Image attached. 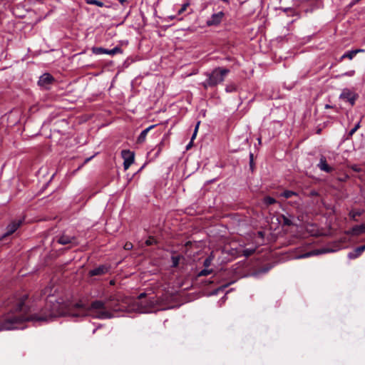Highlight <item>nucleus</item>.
Returning a JSON list of instances; mask_svg holds the SVG:
<instances>
[{"label":"nucleus","instance_id":"37","mask_svg":"<svg viewBox=\"0 0 365 365\" xmlns=\"http://www.w3.org/2000/svg\"><path fill=\"white\" fill-rule=\"evenodd\" d=\"M283 222H284V225H287V226H290V225H293L292 221L290 219H289L288 217H284V216H283Z\"/></svg>","mask_w":365,"mask_h":365},{"label":"nucleus","instance_id":"48","mask_svg":"<svg viewBox=\"0 0 365 365\" xmlns=\"http://www.w3.org/2000/svg\"><path fill=\"white\" fill-rule=\"evenodd\" d=\"M332 108V106H330V105H329V104H327V105L325 106V108Z\"/></svg>","mask_w":365,"mask_h":365},{"label":"nucleus","instance_id":"26","mask_svg":"<svg viewBox=\"0 0 365 365\" xmlns=\"http://www.w3.org/2000/svg\"><path fill=\"white\" fill-rule=\"evenodd\" d=\"M87 4L96 5L99 7L104 6V3L98 0H85Z\"/></svg>","mask_w":365,"mask_h":365},{"label":"nucleus","instance_id":"7","mask_svg":"<svg viewBox=\"0 0 365 365\" xmlns=\"http://www.w3.org/2000/svg\"><path fill=\"white\" fill-rule=\"evenodd\" d=\"M339 99L349 103L353 106L355 105L356 101L359 98V94L351 91L349 88H345L342 90L339 95Z\"/></svg>","mask_w":365,"mask_h":365},{"label":"nucleus","instance_id":"32","mask_svg":"<svg viewBox=\"0 0 365 365\" xmlns=\"http://www.w3.org/2000/svg\"><path fill=\"white\" fill-rule=\"evenodd\" d=\"M355 74V71L354 70H351V71H346L341 75H339L337 76L336 77H341V76H349V77H351L353 76H354Z\"/></svg>","mask_w":365,"mask_h":365},{"label":"nucleus","instance_id":"2","mask_svg":"<svg viewBox=\"0 0 365 365\" xmlns=\"http://www.w3.org/2000/svg\"><path fill=\"white\" fill-rule=\"evenodd\" d=\"M77 309H85V303L82 300L73 302L52 296L47 299V319L63 316L80 317L83 314L77 312Z\"/></svg>","mask_w":365,"mask_h":365},{"label":"nucleus","instance_id":"50","mask_svg":"<svg viewBox=\"0 0 365 365\" xmlns=\"http://www.w3.org/2000/svg\"><path fill=\"white\" fill-rule=\"evenodd\" d=\"M135 29L138 30V32L141 34V31L139 28H135Z\"/></svg>","mask_w":365,"mask_h":365},{"label":"nucleus","instance_id":"47","mask_svg":"<svg viewBox=\"0 0 365 365\" xmlns=\"http://www.w3.org/2000/svg\"><path fill=\"white\" fill-rule=\"evenodd\" d=\"M321 132H322V129H321V128H318V129L317 130V132H316V133H317V134H320V133H321Z\"/></svg>","mask_w":365,"mask_h":365},{"label":"nucleus","instance_id":"36","mask_svg":"<svg viewBox=\"0 0 365 365\" xmlns=\"http://www.w3.org/2000/svg\"><path fill=\"white\" fill-rule=\"evenodd\" d=\"M359 127H360V124H359V123H358L356 125H355V126L353 128H351L349 130V135L351 136L359 129Z\"/></svg>","mask_w":365,"mask_h":365},{"label":"nucleus","instance_id":"28","mask_svg":"<svg viewBox=\"0 0 365 365\" xmlns=\"http://www.w3.org/2000/svg\"><path fill=\"white\" fill-rule=\"evenodd\" d=\"M38 85L41 87H43L46 86V73L42 74L39 77V80L38 81Z\"/></svg>","mask_w":365,"mask_h":365},{"label":"nucleus","instance_id":"10","mask_svg":"<svg viewBox=\"0 0 365 365\" xmlns=\"http://www.w3.org/2000/svg\"><path fill=\"white\" fill-rule=\"evenodd\" d=\"M124 307L120 305L118 300L115 299L113 297H110L107 299V310L113 312L123 311Z\"/></svg>","mask_w":365,"mask_h":365},{"label":"nucleus","instance_id":"1","mask_svg":"<svg viewBox=\"0 0 365 365\" xmlns=\"http://www.w3.org/2000/svg\"><path fill=\"white\" fill-rule=\"evenodd\" d=\"M34 299L27 293L20 295L9 309L0 316V331L23 329L26 322H46V315L37 314L26 316L35 310Z\"/></svg>","mask_w":365,"mask_h":365},{"label":"nucleus","instance_id":"22","mask_svg":"<svg viewBox=\"0 0 365 365\" xmlns=\"http://www.w3.org/2000/svg\"><path fill=\"white\" fill-rule=\"evenodd\" d=\"M262 203L266 207H268L269 205L277 203V200L275 198L267 195L263 197Z\"/></svg>","mask_w":365,"mask_h":365},{"label":"nucleus","instance_id":"30","mask_svg":"<svg viewBox=\"0 0 365 365\" xmlns=\"http://www.w3.org/2000/svg\"><path fill=\"white\" fill-rule=\"evenodd\" d=\"M212 259L213 257L212 255L207 257L203 262V266L206 268L210 267L212 263Z\"/></svg>","mask_w":365,"mask_h":365},{"label":"nucleus","instance_id":"23","mask_svg":"<svg viewBox=\"0 0 365 365\" xmlns=\"http://www.w3.org/2000/svg\"><path fill=\"white\" fill-rule=\"evenodd\" d=\"M297 195H298L297 192L292 191V190H284L283 192H282L280 194V196H282L286 199L290 198L292 196H297Z\"/></svg>","mask_w":365,"mask_h":365},{"label":"nucleus","instance_id":"14","mask_svg":"<svg viewBox=\"0 0 365 365\" xmlns=\"http://www.w3.org/2000/svg\"><path fill=\"white\" fill-rule=\"evenodd\" d=\"M365 52L364 49L358 48L354 50H350L345 52L339 59V62H341L344 58H349V60L353 59V58L359 53Z\"/></svg>","mask_w":365,"mask_h":365},{"label":"nucleus","instance_id":"13","mask_svg":"<svg viewBox=\"0 0 365 365\" xmlns=\"http://www.w3.org/2000/svg\"><path fill=\"white\" fill-rule=\"evenodd\" d=\"M21 224V220L12 221L9 225H7L6 232L3 235L2 238L11 235L14 233Z\"/></svg>","mask_w":365,"mask_h":365},{"label":"nucleus","instance_id":"56","mask_svg":"<svg viewBox=\"0 0 365 365\" xmlns=\"http://www.w3.org/2000/svg\"><path fill=\"white\" fill-rule=\"evenodd\" d=\"M191 143H192V142H190V143L187 145V148H188L189 147H190V144H191Z\"/></svg>","mask_w":365,"mask_h":365},{"label":"nucleus","instance_id":"17","mask_svg":"<svg viewBox=\"0 0 365 365\" xmlns=\"http://www.w3.org/2000/svg\"><path fill=\"white\" fill-rule=\"evenodd\" d=\"M224 16L225 13L222 11L214 13L211 16V20L207 21L206 23H220L222 21Z\"/></svg>","mask_w":365,"mask_h":365},{"label":"nucleus","instance_id":"25","mask_svg":"<svg viewBox=\"0 0 365 365\" xmlns=\"http://www.w3.org/2000/svg\"><path fill=\"white\" fill-rule=\"evenodd\" d=\"M256 251V247L246 248L242 250V255L248 257L253 255Z\"/></svg>","mask_w":365,"mask_h":365},{"label":"nucleus","instance_id":"34","mask_svg":"<svg viewBox=\"0 0 365 365\" xmlns=\"http://www.w3.org/2000/svg\"><path fill=\"white\" fill-rule=\"evenodd\" d=\"M54 81V78L50 73H47V91L50 89L48 85L52 83Z\"/></svg>","mask_w":365,"mask_h":365},{"label":"nucleus","instance_id":"11","mask_svg":"<svg viewBox=\"0 0 365 365\" xmlns=\"http://www.w3.org/2000/svg\"><path fill=\"white\" fill-rule=\"evenodd\" d=\"M109 271V266L106 264H101L98 266V267H96L93 269H91L88 272V275L90 277H94V276H101L106 273H108Z\"/></svg>","mask_w":365,"mask_h":365},{"label":"nucleus","instance_id":"49","mask_svg":"<svg viewBox=\"0 0 365 365\" xmlns=\"http://www.w3.org/2000/svg\"><path fill=\"white\" fill-rule=\"evenodd\" d=\"M128 41H121V44H128Z\"/></svg>","mask_w":365,"mask_h":365},{"label":"nucleus","instance_id":"40","mask_svg":"<svg viewBox=\"0 0 365 365\" xmlns=\"http://www.w3.org/2000/svg\"><path fill=\"white\" fill-rule=\"evenodd\" d=\"M163 143H163V140H162V141H161V142H160V143L157 145V147H158V151H157L156 155H158V154L160 153V151H161V150H162V148H163Z\"/></svg>","mask_w":365,"mask_h":365},{"label":"nucleus","instance_id":"21","mask_svg":"<svg viewBox=\"0 0 365 365\" xmlns=\"http://www.w3.org/2000/svg\"><path fill=\"white\" fill-rule=\"evenodd\" d=\"M273 267L274 265L271 263L266 264L259 269H258L257 271H255L254 275L265 274L268 272Z\"/></svg>","mask_w":365,"mask_h":365},{"label":"nucleus","instance_id":"29","mask_svg":"<svg viewBox=\"0 0 365 365\" xmlns=\"http://www.w3.org/2000/svg\"><path fill=\"white\" fill-rule=\"evenodd\" d=\"M190 1H187L186 2H185L184 4H182L180 9L178 10V14H182L183 11H185L187 8L190 6Z\"/></svg>","mask_w":365,"mask_h":365},{"label":"nucleus","instance_id":"57","mask_svg":"<svg viewBox=\"0 0 365 365\" xmlns=\"http://www.w3.org/2000/svg\"><path fill=\"white\" fill-rule=\"evenodd\" d=\"M91 158H87V159L86 160V161H85V162H86H86H88V160H90V159H91Z\"/></svg>","mask_w":365,"mask_h":365},{"label":"nucleus","instance_id":"20","mask_svg":"<svg viewBox=\"0 0 365 365\" xmlns=\"http://www.w3.org/2000/svg\"><path fill=\"white\" fill-rule=\"evenodd\" d=\"M76 239L74 237H70L63 235L58 239L57 242L61 245H68L72 243Z\"/></svg>","mask_w":365,"mask_h":365},{"label":"nucleus","instance_id":"31","mask_svg":"<svg viewBox=\"0 0 365 365\" xmlns=\"http://www.w3.org/2000/svg\"><path fill=\"white\" fill-rule=\"evenodd\" d=\"M145 243L147 246H150L155 245L157 241L153 237H149V238L145 240Z\"/></svg>","mask_w":365,"mask_h":365},{"label":"nucleus","instance_id":"39","mask_svg":"<svg viewBox=\"0 0 365 365\" xmlns=\"http://www.w3.org/2000/svg\"><path fill=\"white\" fill-rule=\"evenodd\" d=\"M309 197H317V196H319V194L318 192V191L315 190H312L309 195H308Z\"/></svg>","mask_w":365,"mask_h":365},{"label":"nucleus","instance_id":"33","mask_svg":"<svg viewBox=\"0 0 365 365\" xmlns=\"http://www.w3.org/2000/svg\"><path fill=\"white\" fill-rule=\"evenodd\" d=\"M225 91L227 93H231L237 91V87L235 85H228L225 88Z\"/></svg>","mask_w":365,"mask_h":365},{"label":"nucleus","instance_id":"46","mask_svg":"<svg viewBox=\"0 0 365 365\" xmlns=\"http://www.w3.org/2000/svg\"><path fill=\"white\" fill-rule=\"evenodd\" d=\"M359 215H361L360 212H356L355 214H353L352 217L354 218L356 216H359Z\"/></svg>","mask_w":365,"mask_h":365},{"label":"nucleus","instance_id":"53","mask_svg":"<svg viewBox=\"0 0 365 365\" xmlns=\"http://www.w3.org/2000/svg\"><path fill=\"white\" fill-rule=\"evenodd\" d=\"M222 1H223L224 2H225V3H227V4L229 3V0H222Z\"/></svg>","mask_w":365,"mask_h":365},{"label":"nucleus","instance_id":"15","mask_svg":"<svg viewBox=\"0 0 365 365\" xmlns=\"http://www.w3.org/2000/svg\"><path fill=\"white\" fill-rule=\"evenodd\" d=\"M365 250V245L356 247L354 250L348 253V258L354 259L359 257L362 252Z\"/></svg>","mask_w":365,"mask_h":365},{"label":"nucleus","instance_id":"3","mask_svg":"<svg viewBox=\"0 0 365 365\" xmlns=\"http://www.w3.org/2000/svg\"><path fill=\"white\" fill-rule=\"evenodd\" d=\"M230 70L224 67H216L210 72L205 73V80L201 83L204 89L213 88L222 83L225 77L230 73Z\"/></svg>","mask_w":365,"mask_h":365},{"label":"nucleus","instance_id":"42","mask_svg":"<svg viewBox=\"0 0 365 365\" xmlns=\"http://www.w3.org/2000/svg\"><path fill=\"white\" fill-rule=\"evenodd\" d=\"M359 1L360 0H351V1L349 4V7L351 8L352 6L358 4Z\"/></svg>","mask_w":365,"mask_h":365},{"label":"nucleus","instance_id":"35","mask_svg":"<svg viewBox=\"0 0 365 365\" xmlns=\"http://www.w3.org/2000/svg\"><path fill=\"white\" fill-rule=\"evenodd\" d=\"M334 251V250H330L328 248H322L321 250H317V254H324V253L331 252Z\"/></svg>","mask_w":365,"mask_h":365},{"label":"nucleus","instance_id":"52","mask_svg":"<svg viewBox=\"0 0 365 365\" xmlns=\"http://www.w3.org/2000/svg\"><path fill=\"white\" fill-rule=\"evenodd\" d=\"M170 25H171V24L168 25V26H165V28H164V30H166V29H167L168 26H170Z\"/></svg>","mask_w":365,"mask_h":365},{"label":"nucleus","instance_id":"55","mask_svg":"<svg viewBox=\"0 0 365 365\" xmlns=\"http://www.w3.org/2000/svg\"><path fill=\"white\" fill-rule=\"evenodd\" d=\"M143 167L144 166L140 167V168L138 170V172H140L143 168Z\"/></svg>","mask_w":365,"mask_h":365},{"label":"nucleus","instance_id":"4","mask_svg":"<svg viewBox=\"0 0 365 365\" xmlns=\"http://www.w3.org/2000/svg\"><path fill=\"white\" fill-rule=\"evenodd\" d=\"M96 310V314L94 316L96 319H110L113 317V314L108 310H107V300H95L93 301L88 307L85 304V309H77V312H81L83 314L81 317L86 315V312Z\"/></svg>","mask_w":365,"mask_h":365},{"label":"nucleus","instance_id":"44","mask_svg":"<svg viewBox=\"0 0 365 365\" xmlns=\"http://www.w3.org/2000/svg\"><path fill=\"white\" fill-rule=\"evenodd\" d=\"M122 5H124L125 3H128V0H118Z\"/></svg>","mask_w":365,"mask_h":365},{"label":"nucleus","instance_id":"51","mask_svg":"<svg viewBox=\"0 0 365 365\" xmlns=\"http://www.w3.org/2000/svg\"><path fill=\"white\" fill-rule=\"evenodd\" d=\"M258 234H259V235H261V236H262V235H263V233H262V232H261V231H260V232H258Z\"/></svg>","mask_w":365,"mask_h":365},{"label":"nucleus","instance_id":"54","mask_svg":"<svg viewBox=\"0 0 365 365\" xmlns=\"http://www.w3.org/2000/svg\"><path fill=\"white\" fill-rule=\"evenodd\" d=\"M258 143H259V144L261 143V138H258Z\"/></svg>","mask_w":365,"mask_h":365},{"label":"nucleus","instance_id":"43","mask_svg":"<svg viewBox=\"0 0 365 365\" xmlns=\"http://www.w3.org/2000/svg\"><path fill=\"white\" fill-rule=\"evenodd\" d=\"M124 248L125 250H130L133 248V245L130 242H126L124 246Z\"/></svg>","mask_w":365,"mask_h":365},{"label":"nucleus","instance_id":"9","mask_svg":"<svg viewBox=\"0 0 365 365\" xmlns=\"http://www.w3.org/2000/svg\"><path fill=\"white\" fill-rule=\"evenodd\" d=\"M93 53L95 54H109V55H114L115 53H123V50L121 48L118 46L114 47L112 49H106L102 47H93Z\"/></svg>","mask_w":365,"mask_h":365},{"label":"nucleus","instance_id":"16","mask_svg":"<svg viewBox=\"0 0 365 365\" xmlns=\"http://www.w3.org/2000/svg\"><path fill=\"white\" fill-rule=\"evenodd\" d=\"M157 125H150L149 127H148L147 128L144 129L143 130L141 131V133H140V135H138V138H137V143H139V144H142L143 143L145 140H146V136L148 133V132L154 128Z\"/></svg>","mask_w":365,"mask_h":365},{"label":"nucleus","instance_id":"24","mask_svg":"<svg viewBox=\"0 0 365 365\" xmlns=\"http://www.w3.org/2000/svg\"><path fill=\"white\" fill-rule=\"evenodd\" d=\"M249 165L251 173H254L255 170V163L254 162V154L252 153H250L249 155Z\"/></svg>","mask_w":365,"mask_h":365},{"label":"nucleus","instance_id":"41","mask_svg":"<svg viewBox=\"0 0 365 365\" xmlns=\"http://www.w3.org/2000/svg\"><path fill=\"white\" fill-rule=\"evenodd\" d=\"M351 169L355 171V172H361V169L359 167V165H354L351 166Z\"/></svg>","mask_w":365,"mask_h":365},{"label":"nucleus","instance_id":"27","mask_svg":"<svg viewBox=\"0 0 365 365\" xmlns=\"http://www.w3.org/2000/svg\"><path fill=\"white\" fill-rule=\"evenodd\" d=\"M213 272L212 269L205 268L198 272L197 277L207 276Z\"/></svg>","mask_w":365,"mask_h":365},{"label":"nucleus","instance_id":"18","mask_svg":"<svg viewBox=\"0 0 365 365\" xmlns=\"http://www.w3.org/2000/svg\"><path fill=\"white\" fill-rule=\"evenodd\" d=\"M183 259V256L180 254H177L176 252H173V255L170 257L172 264L171 267L175 268L179 265L180 259Z\"/></svg>","mask_w":365,"mask_h":365},{"label":"nucleus","instance_id":"19","mask_svg":"<svg viewBox=\"0 0 365 365\" xmlns=\"http://www.w3.org/2000/svg\"><path fill=\"white\" fill-rule=\"evenodd\" d=\"M365 233V225L361 224L359 225H355L351 228V234L354 235H359Z\"/></svg>","mask_w":365,"mask_h":365},{"label":"nucleus","instance_id":"5","mask_svg":"<svg viewBox=\"0 0 365 365\" xmlns=\"http://www.w3.org/2000/svg\"><path fill=\"white\" fill-rule=\"evenodd\" d=\"M288 16H296V19L291 20L289 23H294L298 19L307 15L308 13H312L314 8L309 6L307 8L295 9L292 7L280 8Z\"/></svg>","mask_w":365,"mask_h":365},{"label":"nucleus","instance_id":"12","mask_svg":"<svg viewBox=\"0 0 365 365\" xmlns=\"http://www.w3.org/2000/svg\"><path fill=\"white\" fill-rule=\"evenodd\" d=\"M317 167L327 173H331L334 170L333 167L328 165L326 157L324 155H321Z\"/></svg>","mask_w":365,"mask_h":365},{"label":"nucleus","instance_id":"45","mask_svg":"<svg viewBox=\"0 0 365 365\" xmlns=\"http://www.w3.org/2000/svg\"><path fill=\"white\" fill-rule=\"evenodd\" d=\"M45 189H46V185H43L41 187V188L40 189L39 192H43Z\"/></svg>","mask_w":365,"mask_h":365},{"label":"nucleus","instance_id":"6","mask_svg":"<svg viewBox=\"0 0 365 365\" xmlns=\"http://www.w3.org/2000/svg\"><path fill=\"white\" fill-rule=\"evenodd\" d=\"M138 306L143 309V312H150L157 303L154 297H147L145 292L140 293L138 297Z\"/></svg>","mask_w":365,"mask_h":365},{"label":"nucleus","instance_id":"8","mask_svg":"<svg viewBox=\"0 0 365 365\" xmlns=\"http://www.w3.org/2000/svg\"><path fill=\"white\" fill-rule=\"evenodd\" d=\"M121 156L124 160L123 168L125 170H128L134 162L135 154L130 150H123Z\"/></svg>","mask_w":365,"mask_h":365},{"label":"nucleus","instance_id":"38","mask_svg":"<svg viewBox=\"0 0 365 365\" xmlns=\"http://www.w3.org/2000/svg\"><path fill=\"white\" fill-rule=\"evenodd\" d=\"M200 122L198 121L197 125H195L194 133H193V134L192 135V138H191V140H192L193 139L195 138L197 133V130H198V128H199V125H200Z\"/></svg>","mask_w":365,"mask_h":365}]
</instances>
